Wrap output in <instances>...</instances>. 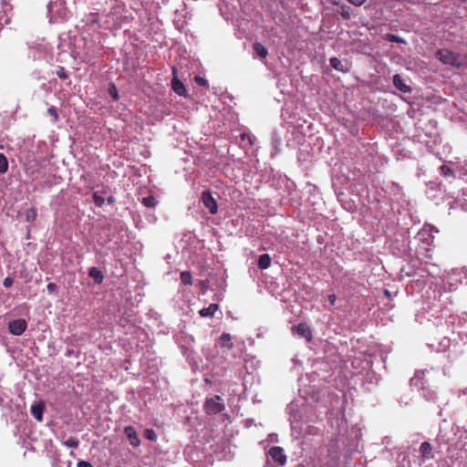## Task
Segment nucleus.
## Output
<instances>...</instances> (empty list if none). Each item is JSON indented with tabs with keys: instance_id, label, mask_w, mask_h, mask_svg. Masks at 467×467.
Here are the masks:
<instances>
[{
	"instance_id": "nucleus-31",
	"label": "nucleus",
	"mask_w": 467,
	"mask_h": 467,
	"mask_svg": "<svg viewBox=\"0 0 467 467\" xmlns=\"http://www.w3.org/2000/svg\"><path fill=\"white\" fill-rule=\"evenodd\" d=\"M388 39L390 42H395V43H404L405 42L401 37L395 36V35H389Z\"/></svg>"
},
{
	"instance_id": "nucleus-18",
	"label": "nucleus",
	"mask_w": 467,
	"mask_h": 467,
	"mask_svg": "<svg viewBox=\"0 0 467 467\" xmlns=\"http://www.w3.org/2000/svg\"><path fill=\"white\" fill-rule=\"evenodd\" d=\"M254 50L262 58H265L268 55L267 48L260 43L254 44Z\"/></svg>"
},
{
	"instance_id": "nucleus-10",
	"label": "nucleus",
	"mask_w": 467,
	"mask_h": 467,
	"mask_svg": "<svg viewBox=\"0 0 467 467\" xmlns=\"http://www.w3.org/2000/svg\"><path fill=\"white\" fill-rule=\"evenodd\" d=\"M205 409H224L223 399L220 396L207 399L205 401Z\"/></svg>"
},
{
	"instance_id": "nucleus-2",
	"label": "nucleus",
	"mask_w": 467,
	"mask_h": 467,
	"mask_svg": "<svg viewBox=\"0 0 467 467\" xmlns=\"http://www.w3.org/2000/svg\"><path fill=\"white\" fill-rule=\"evenodd\" d=\"M424 376V372H418L415 376L410 379V385L416 388L422 389V395L426 400L432 399L434 396V392L429 389H425L424 382L422 381Z\"/></svg>"
},
{
	"instance_id": "nucleus-17",
	"label": "nucleus",
	"mask_w": 467,
	"mask_h": 467,
	"mask_svg": "<svg viewBox=\"0 0 467 467\" xmlns=\"http://www.w3.org/2000/svg\"><path fill=\"white\" fill-rule=\"evenodd\" d=\"M220 345L221 347L227 348L228 349H231L233 348V342L232 337L230 334L223 333L220 337Z\"/></svg>"
},
{
	"instance_id": "nucleus-8",
	"label": "nucleus",
	"mask_w": 467,
	"mask_h": 467,
	"mask_svg": "<svg viewBox=\"0 0 467 467\" xmlns=\"http://www.w3.org/2000/svg\"><path fill=\"white\" fill-rule=\"evenodd\" d=\"M420 452L421 454V462H422L433 458L432 446L428 441H424L421 443V445L420 447Z\"/></svg>"
},
{
	"instance_id": "nucleus-14",
	"label": "nucleus",
	"mask_w": 467,
	"mask_h": 467,
	"mask_svg": "<svg viewBox=\"0 0 467 467\" xmlns=\"http://www.w3.org/2000/svg\"><path fill=\"white\" fill-rule=\"evenodd\" d=\"M57 5V4L49 3L47 5L48 14L51 18H65L67 14L64 9L55 11L54 8Z\"/></svg>"
},
{
	"instance_id": "nucleus-25",
	"label": "nucleus",
	"mask_w": 467,
	"mask_h": 467,
	"mask_svg": "<svg viewBox=\"0 0 467 467\" xmlns=\"http://www.w3.org/2000/svg\"><path fill=\"white\" fill-rule=\"evenodd\" d=\"M441 172L443 176H446V177H453L454 176L453 171L447 165L441 166Z\"/></svg>"
},
{
	"instance_id": "nucleus-3",
	"label": "nucleus",
	"mask_w": 467,
	"mask_h": 467,
	"mask_svg": "<svg viewBox=\"0 0 467 467\" xmlns=\"http://www.w3.org/2000/svg\"><path fill=\"white\" fill-rule=\"evenodd\" d=\"M201 200L205 206L209 210L212 214H215L218 211V206L215 199L213 197L210 191H204L202 192Z\"/></svg>"
},
{
	"instance_id": "nucleus-19",
	"label": "nucleus",
	"mask_w": 467,
	"mask_h": 467,
	"mask_svg": "<svg viewBox=\"0 0 467 467\" xmlns=\"http://www.w3.org/2000/svg\"><path fill=\"white\" fill-rule=\"evenodd\" d=\"M8 171V161L5 154L0 153V173L4 174Z\"/></svg>"
},
{
	"instance_id": "nucleus-32",
	"label": "nucleus",
	"mask_w": 467,
	"mask_h": 467,
	"mask_svg": "<svg viewBox=\"0 0 467 467\" xmlns=\"http://www.w3.org/2000/svg\"><path fill=\"white\" fill-rule=\"evenodd\" d=\"M195 82L199 85V86H202V87H205L208 85V82L205 78L200 77V76H197L195 77Z\"/></svg>"
},
{
	"instance_id": "nucleus-16",
	"label": "nucleus",
	"mask_w": 467,
	"mask_h": 467,
	"mask_svg": "<svg viewBox=\"0 0 467 467\" xmlns=\"http://www.w3.org/2000/svg\"><path fill=\"white\" fill-rule=\"evenodd\" d=\"M88 275H89L90 277H92L94 279V281L97 284L102 283V281H103V275H102V272L99 268L91 267L89 269Z\"/></svg>"
},
{
	"instance_id": "nucleus-6",
	"label": "nucleus",
	"mask_w": 467,
	"mask_h": 467,
	"mask_svg": "<svg viewBox=\"0 0 467 467\" xmlns=\"http://www.w3.org/2000/svg\"><path fill=\"white\" fill-rule=\"evenodd\" d=\"M292 331L296 334H297L298 336L306 338V340H310L311 337H312V333H311V329L310 327L305 324V323H300L298 324L297 326H294L292 327Z\"/></svg>"
},
{
	"instance_id": "nucleus-39",
	"label": "nucleus",
	"mask_w": 467,
	"mask_h": 467,
	"mask_svg": "<svg viewBox=\"0 0 467 467\" xmlns=\"http://www.w3.org/2000/svg\"><path fill=\"white\" fill-rule=\"evenodd\" d=\"M114 202H115V199H114V197H113V196H109V197H108V198H107V202H108L109 204H111V203H113Z\"/></svg>"
},
{
	"instance_id": "nucleus-33",
	"label": "nucleus",
	"mask_w": 467,
	"mask_h": 467,
	"mask_svg": "<svg viewBox=\"0 0 467 467\" xmlns=\"http://www.w3.org/2000/svg\"><path fill=\"white\" fill-rule=\"evenodd\" d=\"M47 112L49 115H51L55 120H57L58 119V114H57V109L55 107H50L48 108L47 109Z\"/></svg>"
},
{
	"instance_id": "nucleus-35",
	"label": "nucleus",
	"mask_w": 467,
	"mask_h": 467,
	"mask_svg": "<svg viewBox=\"0 0 467 467\" xmlns=\"http://www.w3.org/2000/svg\"><path fill=\"white\" fill-rule=\"evenodd\" d=\"M57 285L54 284V283H49L47 285V289L49 293H55L57 291Z\"/></svg>"
},
{
	"instance_id": "nucleus-38",
	"label": "nucleus",
	"mask_w": 467,
	"mask_h": 467,
	"mask_svg": "<svg viewBox=\"0 0 467 467\" xmlns=\"http://www.w3.org/2000/svg\"><path fill=\"white\" fill-rule=\"evenodd\" d=\"M327 300L331 306H333L336 303L337 296L336 295L332 294L327 296Z\"/></svg>"
},
{
	"instance_id": "nucleus-12",
	"label": "nucleus",
	"mask_w": 467,
	"mask_h": 467,
	"mask_svg": "<svg viewBox=\"0 0 467 467\" xmlns=\"http://www.w3.org/2000/svg\"><path fill=\"white\" fill-rule=\"evenodd\" d=\"M171 88L173 91L179 96H186V88L183 83L177 78H173L171 80Z\"/></svg>"
},
{
	"instance_id": "nucleus-36",
	"label": "nucleus",
	"mask_w": 467,
	"mask_h": 467,
	"mask_svg": "<svg viewBox=\"0 0 467 467\" xmlns=\"http://www.w3.org/2000/svg\"><path fill=\"white\" fill-rule=\"evenodd\" d=\"M348 1L356 6H360L366 2V0H348Z\"/></svg>"
},
{
	"instance_id": "nucleus-11",
	"label": "nucleus",
	"mask_w": 467,
	"mask_h": 467,
	"mask_svg": "<svg viewBox=\"0 0 467 467\" xmlns=\"http://www.w3.org/2000/svg\"><path fill=\"white\" fill-rule=\"evenodd\" d=\"M219 310V306L217 304H210L207 307H203L199 311V315L202 317L212 318L214 317V314Z\"/></svg>"
},
{
	"instance_id": "nucleus-9",
	"label": "nucleus",
	"mask_w": 467,
	"mask_h": 467,
	"mask_svg": "<svg viewBox=\"0 0 467 467\" xmlns=\"http://www.w3.org/2000/svg\"><path fill=\"white\" fill-rule=\"evenodd\" d=\"M393 85L403 93H410L411 91L410 87L405 83L404 79L399 74L393 76Z\"/></svg>"
},
{
	"instance_id": "nucleus-15",
	"label": "nucleus",
	"mask_w": 467,
	"mask_h": 467,
	"mask_svg": "<svg viewBox=\"0 0 467 467\" xmlns=\"http://www.w3.org/2000/svg\"><path fill=\"white\" fill-rule=\"evenodd\" d=\"M258 267L260 269H267L271 265V257L268 254H263L258 258Z\"/></svg>"
},
{
	"instance_id": "nucleus-23",
	"label": "nucleus",
	"mask_w": 467,
	"mask_h": 467,
	"mask_svg": "<svg viewBox=\"0 0 467 467\" xmlns=\"http://www.w3.org/2000/svg\"><path fill=\"white\" fill-rule=\"evenodd\" d=\"M93 201L98 207H101L105 202L104 198L99 194V192H93Z\"/></svg>"
},
{
	"instance_id": "nucleus-40",
	"label": "nucleus",
	"mask_w": 467,
	"mask_h": 467,
	"mask_svg": "<svg viewBox=\"0 0 467 467\" xmlns=\"http://www.w3.org/2000/svg\"><path fill=\"white\" fill-rule=\"evenodd\" d=\"M32 410H35V409H42L41 406H35V405H32L31 408Z\"/></svg>"
},
{
	"instance_id": "nucleus-26",
	"label": "nucleus",
	"mask_w": 467,
	"mask_h": 467,
	"mask_svg": "<svg viewBox=\"0 0 467 467\" xmlns=\"http://www.w3.org/2000/svg\"><path fill=\"white\" fill-rule=\"evenodd\" d=\"M36 217V211L33 208L26 210V219L27 222L35 221Z\"/></svg>"
},
{
	"instance_id": "nucleus-1",
	"label": "nucleus",
	"mask_w": 467,
	"mask_h": 467,
	"mask_svg": "<svg viewBox=\"0 0 467 467\" xmlns=\"http://www.w3.org/2000/svg\"><path fill=\"white\" fill-rule=\"evenodd\" d=\"M436 58L443 64L452 66L454 67H461L463 65L462 57L449 49H440L436 52Z\"/></svg>"
},
{
	"instance_id": "nucleus-30",
	"label": "nucleus",
	"mask_w": 467,
	"mask_h": 467,
	"mask_svg": "<svg viewBox=\"0 0 467 467\" xmlns=\"http://www.w3.org/2000/svg\"><path fill=\"white\" fill-rule=\"evenodd\" d=\"M43 411L44 410H31V413H32L33 417L37 421H42V420H43Z\"/></svg>"
},
{
	"instance_id": "nucleus-34",
	"label": "nucleus",
	"mask_w": 467,
	"mask_h": 467,
	"mask_svg": "<svg viewBox=\"0 0 467 467\" xmlns=\"http://www.w3.org/2000/svg\"><path fill=\"white\" fill-rule=\"evenodd\" d=\"M14 284V279L10 276H7L4 279L3 285L5 288H9Z\"/></svg>"
},
{
	"instance_id": "nucleus-28",
	"label": "nucleus",
	"mask_w": 467,
	"mask_h": 467,
	"mask_svg": "<svg viewBox=\"0 0 467 467\" xmlns=\"http://www.w3.org/2000/svg\"><path fill=\"white\" fill-rule=\"evenodd\" d=\"M339 13L344 18H349L350 17V7L348 5H341Z\"/></svg>"
},
{
	"instance_id": "nucleus-42",
	"label": "nucleus",
	"mask_w": 467,
	"mask_h": 467,
	"mask_svg": "<svg viewBox=\"0 0 467 467\" xmlns=\"http://www.w3.org/2000/svg\"><path fill=\"white\" fill-rule=\"evenodd\" d=\"M172 71H173V74H175V73H176V69H175V67H173V68H172Z\"/></svg>"
},
{
	"instance_id": "nucleus-22",
	"label": "nucleus",
	"mask_w": 467,
	"mask_h": 467,
	"mask_svg": "<svg viewBox=\"0 0 467 467\" xmlns=\"http://www.w3.org/2000/svg\"><path fill=\"white\" fill-rule=\"evenodd\" d=\"M64 444L68 448L77 449L79 445V441L78 439L70 437L64 441Z\"/></svg>"
},
{
	"instance_id": "nucleus-21",
	"label": "nucleus",
	"mask_w": 467,
	"mask_h": 467,
	"mask_svg": "<svg viewBox=\"0 0 467 467\" xmlns=\"http://www.w3.org/2000/svg\"><path fill=\"white\" fill-rule=\"evenodd\" d=\"M109 94L113 99V100L117 101L119 100V92L117 89V87L114 83H109Z\"/></svg>"
},
{
	"instance_id": "nucleus-29",
	"label": "nucleus",
	"mask_w": 467,
	"mask_h": 467,
	"mask_svg": "<svg viewBox=\"0 0 467 467\" xmlns=\"http://www.w3.org/2000/svg\"><path fill=\"white\" fill-rule=\"evenodd\" d=\"M56 74L61 79H67L68 78V75L63 67H58Z\"/></svg>"
},
{
	"instance_id": "nucleus-20",
	"label": "nucleus",
	"mask_w": 467,
	"mask_h": 467,
	"mask_svg": "<svg viewBox=\"0 0 467 467\" xmlns=\"http://www.w3.org/2000/svg\"><path fill=\"white\" fill-rule=\"evenodd\" d=\"M141 202L148 208H153L157 204V201L153 195L142 198Z\"/></svg>"
},
{
	"instance_id": "nucleus-4",
	"label": "nucleus",
	"mask_w": 467,
	"mask_h": 467,
	"mask_svg": "<svg viewBox=\"0 0 467 467\" xmlns=\"http://www.w3.org/2000/svg\"><path fill=\"white\" fill-rule=\"evenodd\" d=\"M26 321L22 318L11 321L8 326L10 333L15 336L22 335L26 331Z\"/></svg>"
},
{
	"instance_id": "nucleus-27",
	"label": "nucleus",
	"mask_w": 467,
	"mask_h": 467,
	"mask_svg": "<svg viewBox=\"0 0 467 467\" xmlns=\"http://www.w3.org/2000/svg\"><path fill=\"white\" fill-rule=\"evenodd\" d=\"M144 437L149 441H155L157 439V435L155 431L151 429H147L144 431Z\"/></svg>"
},
{
	"instance_id": "nucleus-24",
	"label": "nucleus",
	"mask_w": 467,
	"mask_h": 467,
	"mask_svg": "<svg viewBox=\"0 0 467 467\" xmlns=\"http://www.w3.org/2000/svg\"><path fill=\"white\" fill-rule=\"evenodd\" d=\"M181 281L183 285H192V275L189 272H182Z\"/></svg>"
},
{
	"instance_id": "nucleus-41",
	"label": "nucleus",
	"mask_w": 467,
	"mask_h": 467,
	"mask_svg": "<svg viewBox=\"0 0 467 467\" xmlns=\"http://www.w3.org/2000/svg\"><path fill=\"white\" fill-rule=\"evenodd\" d=\"M384 294H385L387 296H390V293H389V290H385V291H384Z\"/></svg>"
},
{
	"instance_id": "nucleus-13",
	"label": "nucleus",
	"mask_w": 467,
	"mask_h": 467,
	"mask_svg": "<svg viewBox=\"0 0 467 467\" xmlns=\"http://www.w3.org/2000/svg\"><path fill=\"white\" fill-rule=\"evenodd\" d=\"M330 66L340 72H347L348 70L347 64L337 57H331L329 60Z\"/></svg>"
},
{
	"instance_id": "nucleus-7",
	"label": "nucleus",
	"mask_w": 467,
	"mask_h": 467,
	"mask_svg": "<svg viewBox=\"0 0 467 467\" xmlns=\"http://www.w3.org/2000/svg\"><path fill=\"white\" fill-rule=\"evenodd\" d=\"M124 433L126 434L130 444L133 447H138L140 444V440L132 426H127L124 429Z\"/></svg>"
},
{
	"instance_id": "nucleus-5",
	"label": "nucleus",
	"mask_w": 467,
	"mask_h": 467,
	"mask_svg": "<svg viewBox=\"0 0 467 467\" xmlns=\"http://www.w3.org/2000/svg\"><path fill=\"white\" fill-rule=\"evenodd\" d=\"M268 453L272 459L279 465H285L286 462L287 458L282 447L274 446L269 450Z\"/></svg>"
},
{
	"instance_id": "nucleus-37",
	"label": "nucleus",
	"mask_w": 467,
	"mask_h": 467,
	"mask_svg": "<svg viewBox=\"0 0 467 467\" xmlns=\"http://www.w3.org/2000/svg\"><path fill=\"white\" fill-rule=\"evenodd\" d=\"M78 467H94V466L88 462L80 461L78 462Z\"/></svg>"
}]
</instances>
